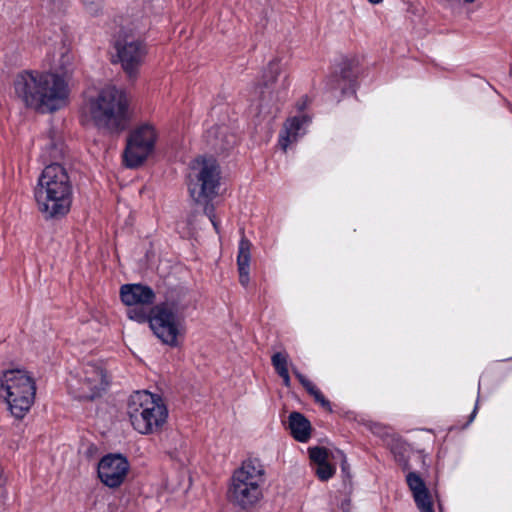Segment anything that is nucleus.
Wrapping results in <instances>:
<instances>
[{
	"label": "nucleus",
	"instance_id": "obj_1",
	"mask_svg": "<svg viewBox=\"0 0 512 512\" xmlns=\"http://www.w3.org/2000/svg\"><path fill=\"white\" fill-rule=\"evenodd\" d=\"M14 93L25 107L37 112H55L67 104L69 87L57 73L23 70L13 81Z\"/></svg>",
	"mask_w": 512,
	"mask_h": 512
},
{
	"label": "nucleus",
	"instance_id": "obj_2",
	"mask_svg": "<svg viewBox=\"0 0 512 512\" xmlns=\"http://www.w3.org/2000/svg\"><path fill=\"white\" fill-rule=\"evenodd\" d=\"M34 196L44 218L65 216L73 199L72 181L65 167L59 163L47 165L38 178Z\"/></svg>",
	"mask_w": 512,
	"mask_h": 512
},
{
	"label": "nucleus",
	"instance_id": "obj_3",
	"mask_svg": "<svg viewBox=\"0 0 512 512\" xmlns=\"http://www.w3.org/2000/svg\"><path fill=\"white\" fill-rule=\"evenodd\" d=\"M221 171L213 157H198L191 165L188 176V191L193 202L203 207L204 214L219 233L220 221L215 215L213 200L218 196Z\"/></svg>",
	"mask_w": 512,
	"mask_h": 512
},
{
	"label": "nucleus",
	"instance_id": "obj_4",
	"mask_svg": "<svg viewBox=\"0 0 512 512\" xmlns=\"http://www.w3.org/2000/svg\"><path fill=\"white\" fill-rule=\"evenodd\" d=\"M87 112L98 129L120 133L129 124V102L124 91L115 86L102 88L87 102Z\"/></svg>",
	"mask_w": 512,
	"mask_h": 512
},
{
	"label": "nucleus",
	"instance_id": "obj_5",
	"mask_svg": "<svg viewBox=\"0 0 512 512\" xmlns=\"http://www.w3.org/2000/svg\"><path fill=\"white\" fill-rule=\"evenodd\" d=\"M0 395L16 419H23L35 401L36 383L24 369H9L0 375Z\"/></svg>",
	"mask_w": 512,
	"mask_h": 512
},
{
	"label": "nucleus",
	"instance_id": "obj_6",
	"mask_svg": "<svg viewBox=\"0 0 512 512\" xmlns=\"http://www.w3.org/2000/svg\"><path fill=\"white\" fill-rule=\"evenodd\" d=\"M265 483V470L258 459H248L236 469L231 477L228 489L229 500L249 509L262 498V486Z\"/></svg>",
	"mask_w": 512,
	"mask_h": 512
},
{
	"label": "nucleus",
	"instance_id": "obj_7",
	"mask_svg": "<svg viewBox=\"0 0 512 512\" xmlns=\"http://www.w3.org/2000/svg\"><path fill=\"white\" fill-rule=\"evenodd\" d=\"M127 414L137 432L151 434L164 425L168 411L160 397L144 390L129 397Z\"/></svg>",
	"mask_w": 512,
	"mask_h": 512
},
{
	"label": "nucleus",
	"instance_id": "obj_8",
	"mask_svg": "<svg viewBox=\"0 0 512 512\" xmlns=\"http://www.w3.org/2000/svg\"><path fill=\"white\" fill-rule=\"evenodd\" d=\"M186 304L180 299H166L151 308L150 328L164 344L175 347L184 330Z\"/></svg>",
	"mask_w": 512,
	"mask_h": 512
},
{
	"label": "nucleus",
	"instance_id": "obj_9",
	"mask_svg": "<svg viewBox=\"0 0 512 512\" xmlns=\"http://www.w3.org/2000/svg\"><path fill=\"white\" fill-rule=\"evenodd\" d=\"M112 48V63L119 64L129 79H135L148 54L145 40L122 29L114 36Z\"/></svg>",
	"mask_w": 512,
	"mask_h": 512
},
{
	"label": "nucleus",
	"instance_id": "obj_10",
	"mask_svg": "<svg viewBox=\"0 0 512 512\" xmlns=\"http://www.w3.org/2000/svg\"><path fill=\"white\" fill-rule=\"evenodd\" d=\"M156 131L150 124H143L133 130L124 151V161L129 168L141 165L153 151L156 141Z\"/></svg>",
	"mask_w": 512,
	"mask_h": 512
},
{
	"label": "nucleus",
	"instance_id": "obj_11",
	"mask_svg": "<svg viewBox=\"0 0 512 512\" xmlns=\"http://www.w3.org/2000/svg\"><path fill=\"white\" fill-rule=\"evenodd\" d=\"M130 464L121 454H107L98 463L97 473L100 481L109 488H118L124 482Z\"/></svg>",
	"mask_w": 512,
	"mask_h": 512
},
{
	"label": "nucleus",
	"instance_id": "obj_12",
	"mask_svg": "<svg viewBox=\"0 0 512 512\" xmlns=\"http://www.w3.org/2000/svg\"><path fill=\"white\" fill-rule=\"evenodd\" d=\"M310 122V117L304 114L288 118L279 134L278 144L281 149L286 151L290 144L302 137Z\"/></svg>",
	"mask_w": 512,
	"mask_h": 512
},
{
	"label": "nucleus",
	"instance_id": "obj_13",
	"mask_svg": "<svg viewBox=\"0 0 512 512\" xmlns=\"http://www.w3.org/2000/svg\"><path fill=\"white\" fill-rule=\"evenodd\" d=\"M355 61L348 58H342L338 69L328 77L326 88L330 91L340 90L343 94L350 88L355 79L354 72Z\"/></svg>",
	"mask_w": 512,
	"mask_h": 512
},
{
	"label": "nucleus",
	"instance_id": "obj_14",
	"mask_svg": "<svg viewBox=\"0 0 512 512\" xmlns=\"http://www.w3.org/2000/svg\"><path fill=\"white\" fill-rule=\"evenodd\" d=\"M80 379L83 388L86 387L87 389V393L84 395L87 398H94L100 391L104 390L108 384L102 367L93 363L83 365Z\"/></svg>",
	"mask_w": 512,
	"mask_h": 512
},
{
	"label": "nucleus",
	"instance_id": "obj_15",
	"mask_svg": "<svg viewBox=\"0 0 512 512\" xmlns=\"http://www.w3.org/2000/svg\"><path fill=\"white\" fill-rule=\"evenodd\" d=\"M122 302L127 306H149L155 301L154 291L142 284H125L120 289Z\"/></svg>",
	"mask_w": 512,
	"mask_h": 512
},
{
	"label": "nucleus",
	"instance_id": "obj_16",
	"mask_svg": "<svg viewBox=\"0 0 512 512\" xmlns=\"http://www.w3.org/2000/svg\"><path fill=\"white\" fill-rule=\"evenodd\" d=\"M406 482L420 512H434L431 494L424 480L415 472L406 475Z\"/></svg>",
	"mask_w": 512,
	"mask_h": 512
},
{
	"label": "nucleus",
	"instance_id": "obj_17",
	"mask_svg": "<svg viewBox=\"0 0 512 512\" xmlns=\"http://www.w3.org/2000/svg\"><path fill=\"white\" fill-rule=\"evenodd\" d=\"M207 142L216 152H225L237 143V136L225 125L211 127L206 134Z\"/></svg>",
	"mask_w": 512,
	"mask_h": 512
},
{
	"label": "nucleus",
	"instance_id": "obj_18",
	"mask_svg": "<svg viewBox=\"0 0 512 512\" xmlns=\"http://www.w3.org/2000/svg\"><path fill=\"white\" fill-rule=\"evenodd\" d=\"M251 242L244 236L239 241L237 266L239 272V282L246 287L249 283V270L251 260Z\"/></svg>",
	"mask_w": 512,
	"mask_h": 512
},
{
	"label": "nucleus",
	"instance_id": "obj_19",
	"mask_svg": "<svg viewBox=\"0 0 512 512\" xmlns=\"http://www.w3.org/2000/svg\"><path fill=\"white\" fill-rule=\"evenodd\" d=\"M289 428L291 435L298 442L305 443L311 437V424L309 420L299 412L289 415Z\"/></svg>",
	"mask_w": 512,
	"mask_h": 512
},
{
	"label": "nucleus",
	"instance_id": "obj_20",
	"mask_svg": "<svg viewBox=\"0 0 512 512\" xmlns=\"http://www.w3.org/2000/svg\"><path fill=\"white\" fill-rule=\"evenodd\" d=\"M75 56L74 54L66 49L62 48V52L60 53V58L56 64V72L59 76H61L64 80L65 77L69 76L75 67Z\"/></svg>",
	"mask_w": 512,
	"mask_h": 512
},
{
	"label": "nucleus",
	"instance_id": "obj_21",
	"mask_svg": "<svg viewBox=\"0 0 512 512\" xmlns=\"http://www.w3.org/2000/svg\"><path fill=\"white\" fill-rule=\"evenodd\" d=\"M127 316L129 319L138 323L150 324L151 309L148 310L147 306H128Z\"/></svg>",
	"mask_w": 512,
	"mask_h": 512
},
{
	"label": "nucleus",
	"instance_id": "obj_22",
	"mask_svg": "<svg viewBox=\"0 0 512 512\" xmlns=\"http://www.w3.org/2000/svg\"><path fill=\"white\" fill-rule=\"evenodd\" d=\"M280 71V62L277 59L270 61L263 73V85L266 88L270 87L276 81Z\"/></svg>",
	"mask_w": 512,
	"mask_h": 512
},
{
	"label": "nucleus",
	"instance_id": "obj_23",
	"mask_svg": "<svg viewBox=\"0 0 512 512\" xmlns=\"http://www.w3.org/2000/svg\"><path fill=\"white\" fill-rule=\"evenodd\" d=\"M308 453L311 462L314 463V466L328 462V450L325 447H310L308 448Z\"/></svg>",
	"mask_w": 512,
	"mask_h": 512
},
{
	"label": "nucleus",
	"instance_id": "obj_24",
	"mask_svg": "<svg viewBox=\"0 0 512 512\" xmlns=\"http://www.w3.org/2000/svg\"><path fill=\"white\" fill-rule=\"evenodd\" d=\"M271 362L277 374L288 370V354L285 352L274 353Z\"/></svg>",
	"mask_w": 512,
	"mask_h": 512
},
{
	"label": "nucleus",
	"instance_id": "obj_25",
	"mask_svg": "<svg viewBox=\"0 0 512 512\" xmlns=\"http://www.w3.org/2000/svg\"><path fill=\"white\" fill-rule=\"evenodd\" d=\"M313 470L321 481H327L335 473V468L328 462L320 464L318 466H314Z\"/></svg>",
	"mask_w": 512,
	"mask_h": 512
},
{
	"label": "nucleus",
	"instance_id": "obj_26",
	"mask_svg": "<svg viewBox=\"0 0 512 512\" xmlns=\"http://www.w3.org/2000/svg\"><path fill=\"white\" fill-rule=\"evenodd\" d=\"M307 392L314 398V401L321 405L324 409L332 412L331 403L324 397L322 392L314 384Z\"/></svg>",
	"mask_w": 512,
	"mask_h": 512
},
{
	"label": "nucleus",
	"instance_id": "obj_27",
	"mask_svg": "<svg viewBox=\"0 0 512 512\" xmlns=\"http://www.w3.org/2000/svg\"><path fill=\"white\" fill-rule=\"evenodd\" d=\"M84 9L92 16H97L102 12L103 0H81Z\"/></svg>",
	"mask_w": 512,
	"mask_h": 512
},
{
	"label": "nucleus",
	"instance_id": "obj_28",
	"mask_svg": "<svg viewBox=\"0 0 512 512\" xmlns=\"http://www.w3.org/2000/svg\"><path fill=\"white\" fill-rule=\"evenodd\" d=\"M293 373L295 377L299 380L302 386L306 389V391L314 385L306 376L300 373L297 369H293Z\"/></svg>",
	"mask_w": 512,
	"mask_h": 512
},
{
	"label": "nucleus",
	"instance_id": "obj_29",
	"mask_svg": "<svg viewBox=\"0 0 512 512\" xmlns=\"http://www.w3.org/2000/svg\"><path fill=\"white\" fill-rule=\"evenodd\" d=\"M282 380H283V384L286 386V387H289L290 384H291V380H290V376H289V371H285L283 373H279L278 374Z\"/></svg>",
	"mask_w": 512,
	"mask_h": 512
},
{
	"label": "nucleus",
	"instance_id": "obj_30",
	"mask_svg": "<svg viewBox=\"0 0 512 512\" xmlns=\"http://www.w3.org/2000/svg\"><path fill=\"white\" fill-rule=\"evenodd\" d=\"M477 409H478V402H476V405H475V407H474V409H473V411H472V413L470 415V421H473V419H474V417H475V415L477 413Z\"/></svg>",
	"mask_w": 512,
	"mask_h": 512
},
{
	"label": "nucleus",
	"instance_id": "obj_31",
	"mask_svg": "<svg viewBox=\"0 0 512 512\" xmlns=\"http://www.w3.org/2000/svg\"><path fill=\"white\" fill-rule=\"evenodd\" d=\"M305 107H306V100L303 101L302 103H298V109L300 111L303 110Z\"/></svg>",
	"mask_w": 512,
	"mask_h": 512
},
{
	"label": "nucleus",
	"instance_id": "obj_32",
	"mask_svg": "<svg viewBox=\"0 0 512 512\" xmlns=\"http://www.w3.org/2000/svg\"><path fill=\"white\" fill-rule=\"evenodd\" d=\"M368 1H369L371 4L376 5V4L381 3L383 0H368Z\"/></svg>",
	"mask_w": 512,
	"mask_h": 512
},
{
	"label": "nucleus",
	"instance_id": "obj_33",
	"mask_svg": "<svg viewBox=\"0 0 512 512\" xmlns=\"http://www.w3.org/2000/svg\"><path fill=\"white\" fill-rule=\"evenodd\" d=\"M463 1H464L465 3H468V4H470V3H473V2H475L476 0H463Z\"/></svg>",
	"mask_w": 512,
	"mask_h": 512
}]
</instances>
